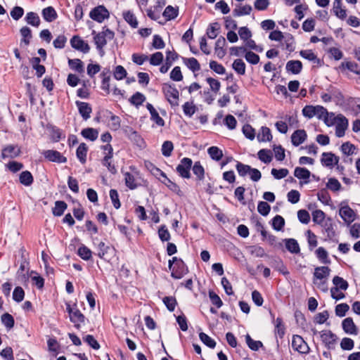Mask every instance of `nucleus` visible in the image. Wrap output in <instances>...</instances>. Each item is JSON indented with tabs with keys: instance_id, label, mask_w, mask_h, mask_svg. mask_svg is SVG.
<instances>
[{
	"instance_id": "15",
	"label": "nucleus",
	"mask_w": 360,
	"mask_h": 360,
	"mask_svg": "<svg viewBox=\"0 0 360 360\" xmlns=\"http://www.w3.org/2000/svg\"><path fill=\"white\" fill-rule=\"evenodd\" d=\"M174 262H176V265L182 269L184 268V264L181 260H178L175 257H173L172 260L169 261V269L170 271H172V276L176 279H179L183 276L184 270L183 269L181 271L175 270V268L172 266Z\"/></svg>"
},
{
	"instance_id": "64",
	"label": "nucleus",
	"mask_w": 360,
	"mask_h": 360,
	"mask_svg": "<svg viewBox=\"0 0 360 360\" xmlns=\"http://www.w3.org/2000/svg\"><path fill=\"white\" fill-rule=\"evenodd\" d=\"M163 60V54L161 52L153 53L150 58V63L153 65H159Z\"/></svg>"
},
{
	"instance_id": "6",
	"label": "nucleus",
	"mask_w": 360,
	"mask_h": 360,
	"mask_svg": "<svg viewBox=\"0 0 360 360\" xmlns=\"http://www.w3.org/2000/svg\"><path fill=\"white\" fill-rule=\"evenodd\" d=\"M66 309L69 313L70 321L78 326L80 323L84 322V316L77 308L76 305L75 307H72L70 304H66Z\"/></svg>"
},
{
	"instance_id": "27",
	"label": "nucleus",
	"mask_w": 360,
	"mask_h": 360,
	"mask_svg": "<svg viewBox=\"0 0 360 360\" xmlns=\"http://www.w3.org/2000/svg\"><path fill=\"white\" fill-rule=\"evenodd\" d=\"M257 138L259 142L271 141L272 139V135L270 129L268 127H262Z\"/></svg>"
},
{
	"instance_id": "4",
	"label": "nucleus",
	"mask_w": 360,
	"mask_h": 360,
	"mask_svg": "<svg viewBox=\"0 0 360 360\" xmlns=\"http://www.w3.org/2000/svg\"><path fill=\"white\" fill-rule=\"evenodd\" d=\"M292 347L294 350L301 354H307L309 352V347L304 339L297 335L292 336Z\"/></svg>"
},
{
	"instance_id": "60",
	"label": "nucleus",
	"mask_w": 360,
	"mask_h": 360,
	"mask_svg": "<svg viewBox=\"0 0 360 360\" xmlns=\"http://www.w3.org/2000/svg\"><path fill=\"white\" fill-rule=\"evenodd\" d=\"M284 224H285V220L281 216L276 215L273 219L272 225H273V227L274 229H276L277 231H280L283 229V227L284 226Z\"/></svg>"
},
{
	"instance_id": "38",
	"label": "nucleus",
	"mask_w": 360,
	"mask_h": 360,
	"mask_svg": "<svg viewBox=\"0 0 360 360\" xmlns=\"http://www.w3.org/2000/svg\"><path fill=\"white\" fill-rule=\"evenodd\" d=\"M25 20L27 22L32 26L38 27L40 23V19L38 15L34 12L27 13Z\"/></svg>"
},
{
	"instance_id": "45",
	"label": "nucleus",
	"mask_w": 360,
	"mask_h": 360,
	"mask_svg": "<svg viewBox=\"0 0 360 360\" xmlns=\"http://www.w3.org/2000/svg\"><path fill=\"white\" fill-rule=\"evenodd\" d=\"M245 340L247 345L252 350L257 351L262 346V342L254 340L248 334L245 336Z\"/></svg>"
},
{
	"instance_id": "52",
	"label": "nucleus",
	"mask_w": 360,
	"mask_h": 360,
	"mask_svg": "<svg viewBox=\"0 0 360 360\" xmlns=\"http://www.w3.org/2000/svg\"><path fill=\"white\" fill-rule=\"evenodd\" d=\"M199 337L200 340L207 347L210 348H214L216 346L215 341L205 333H200L199 334Z\"/></svg>"
},
{
	"instance_id": "18",
	"label": "nucleus",
	"mask_w": 360,
	"mask_h": 360,
	"mask_svg": "<svg viewBox=\"0 0 360 360\" xmlns=\"http://www.w3.org/2000/svg\"><path fill=\"white\" fill-rule=\"evenodd\" d=\"M44 155L45 158L50 161L57 162H65L67 161L66 158L61 155V154L56 150H48L44 153Z\"/></svg>"
},
{
	"instance_id": "16",
	"label": "nucleus",
	"mask_w": 360,
	"mask_h": 360,
	"mask_svg": "<svg viewBox=\"0 0 360 360\" xmlns=\"http://www.w3.org/2000/svg\"><path fill=\"white\" fill-rule=\"evenodd\" d=\"M76 105L78 108V110L81 116L84 120H88L91 117L92 108L91 105L86 102L76 101Z\"/></svg>"
},
{
	"instance_id": "31",
	"label": "nucleus",
	"mask_w": 360,
	"mask_h": 360,
	"mask_svg": "<svg viewBox=\"0 0 360 360\" xmlns=\"http://www.w3.org/2000/svg\"><path fill=\"white\" fill-rule=\"evenodd\" d=\"M81 134L85 139L94 141L98 138V131L94 128H86L82 131Z\"/></svg>"
},
{
	"instance_id": "11",
	"label": "nucleus",
	"mask_w": 360,
	"mask_h": 360,
	"mask_svg": "<svg viewBox=\"0 0 360 360\" xmlns=\"http://www.w3.org/2000/svg\"><path fill=\"white\" fill-rule=\"evenodd\" d=\"M138 175L136 172L124 173L125 185L129 189H135L139 185Z\"/></svg>"
},
{
	"instance_id": "40",
	"label": "nucleus",
	"mask_w": 360,
	"mask_h": 360,
	"mask_svg": "<svg viewBox=\"0 0 360 360\" xmlns=\"http://www.w3.org/2000/svg\"><path fill=\"white\" fill-rule=\"evenodd\" d=\"M20 181L22 184L28 186L33 182V177L32 174L28 171L22 172L20 174Z\"/></svg>"
},
{
	"instance_id": "7",
	"label": "nucleus",
	"mask_w": 360,
	"mask_h": 360,
	"mask_svg": "<svg viewBox=\"0 0 360 360\" xmlns=\"http://www.w3.org/2000/svg\"><path fill=\"white\" fill-rule=\"evenodd\" d=\"M20 148L18 145H7L1 150V157L5 158H15L20 155Z\"/></svg>"
},
{
	"instance_id": "21",
	"label": "nucleus",
	"mask_w": 360,
	"mask_h": 360,
	"mask_svg": "<svg viewBox=\"0 0 360 360\" xmlns=\"http://www.w3.org/2000/svg\"><path fill=\"white\" fill-rule=\"evenodd\" d=\"M147 109L149 110L151 116V120L154 121L157 125L160 127H163L165 125V121L162 117L159 116L158 112L154 108L152 104L148 103L146 105Z\"/></svg>"
},
{
	"instance_id": "10",
	"label": "nucleus",
	"mask_w": 360,
	"mask_h": 360,
	"mask_svg": "<svg viewBox=\"0 0 360 360\" xmlns=\"http://www.w3.org/2000/svg\"><path fill=\"white\" fill-rule=\"evenodd\" d=\"M72 48L86 53L90 50V46L79 36H74L70 40Z\"/></svg>"
},
{
	"instance_id": "35",
	"label": "nucleus",
	"mask_w": 360,
	"mask_h": 360,
	"mask_svg": "<svg viewBox=\"0 0 360 360\" xmlns=\"http://www.w3.org/2000/svg\"><path fill=\"white\" fill-rule=\"evenodd\" d=\"M252 6L250 5H240L236 7L233 10L235 15L241 16L245 15H249L252 11Z\"/></svg>"
},
{
	"instance_id": "8",
	"label": "nucleus",
	"mask_w": 360,
	"mask_h": 360,
	"mask_svg": "<svg viewBox=\"0 0 360 360\" xmlns=\"http://www.w3.org/2000/svg\"><path fill=\"white\" fill-rule=\"evenodd\" d=\"M339 214L344 221L348 224L355 220L356 214L348 205L342 206L339 210Z\"/></svg>"
},
{
	"instance_id": "20",
	"label": "nucleus",
	"mask_w": 360,
	"mask_h": 360,
	"mask_svg": "<svg viewBox=\"0 0 360 360\" xmlns=\"http://www.w3.org/2000/svg\"><path fill=\"white\" fill-rule=\"evenodd\" d=\"M226 44V39L223 37L217 39L215 43L214 53L219 58H222L226 55V51L224 49Z\"/></svg>"
},
{
	"instance_id": "33",
	"label": "nucleus",
	"mask_w": 360,
	"mask_h": 360,
	"mask_svg": "<svg viewBox=\"0 0 360 360\" xmlns=\"http://www.w3.org/2000/svg\"><path fill=\"white\" fill-rule=\"evenodd\" d=\"M285 244L287 250L292 253H298L300 247L297 242L292 238L285 239Z\"/></svg>"
},
{
	"instance_id": "46",
	"label": "nucleus",
	"mask_w": 360,
	"mask_h": 360,
	"mask_svg": "<svg viewBox=\"0 0 360 360\" xmlns=\"http://www.w3.org/2000/svg\"><path fill=\"white\" fill-rule=\"evenodd\" d=\"M184 63L193 72L198 71L200 69V65L195 58H187Z\"/></svg>"
},
{
	"instance_id": "43",
	"label": "nucleus",
	"mask_w": 360,
	"mask_h": 360,
	"mask_svg": "<svg viewBox=\"0 0 360 360\" xmlns=\"http://www.w3.org/2000/svg\"><path fill=\"white\" fill-rule=\"evenodd\" d=\"M193 172L199 180H202L205 176V169L200 162H195L193 166Z\"/></svg>"
},
{
	"instance_id": "13",
	"label": "nucleus",
	"mask_w": 360,
	"mask_h": 360,
	"mask_svg": "<svg viewBox=\"0 0 360 360\" xmlns=\"http://www.w3.org/2000/svg\"><path fill=\"white\" fill-rule=\"evenodd\" d=\"M321 161L323 165L327 167H333L338 165L339 158L332 153H323Z\"/></svg>"
},
{
	"instance_id": "54",
	"label": "nucleus",
	"mask_w": 360,
	"mask_h": 360,
	"mask_svg": "<svg viewBox=\"0 0 360 360\" xmlns=\"http://www.w3.org/2000/svg\"><path fill=\"white\" fill-rule=\"evenodd\" d=\"M338 118H339V115H335L333 112L329 113L328 112L327 115L324 117L323 121L327 126L331 127L337 122Z\"/></svg>"
},
{
	"instance_id": "57",
	"label": "nucleus",
	"mask_w": 360,
	"mask_h": 360,
	"mask_svg": "<svg viewBox=\"0 0 360 360\" xmlns=\"http://www.w3.org/2000/svg\"><path fill=\"white\" fill-rule=\"evenodd\" d=\"M207 82L210 86V89L212 91L217 93L221 87V83L219 80L214 79L212 77H207L206 79Z\"/></svg>"
},
{
	"instance_id": "17",
	"label": "nucleus",
	"mask_w": 360,
	"mask_h": 360,
	"mask_svg": "<svg viewBox=\"0 0 360 360\" xmlns=\"http://www.w3.org/2000/svg\"><path fill=\"white\" fill-rule=\"evenodd\" d=\"M342 328L344 331L350 335H356L357 334V328L354 324L353 319L350 317L346 318L342 321Z\"/></svg>"
},
{
	"instance_id": "34",
	"label": "nucleus",
	"mask_w": 360,
	"mask_h": 360,
	"mask_svg": "<svg viewBox=\"0 0 360 360\" xmlns=\"http://www.w3.org/2000/svg\"><path fill=\"white\" fill-rule=\"evenodd\" d=\"M178 15V8H174L172 6L166 7L163 12V16L167 20L175 18Z\"/></svg>"
},
{
	"instance_id": "3",
	"label": "nucleus",
	"mask_w": 360,
	"mask_h": 360,
	"mask_svg": "<svg viewBox=\"0 0 360 360\" xmlns=\"http://www.w3.org/2000/svg\"><path fill=\"white\" fill-rule=\"evenodd\" d=\"M163 92L167 100L172 105H179V92L174 86L165 84Z\"/></svg>"
},
{
	"instance_id": "59",
	"label": "nucleus",
	"mask_w": 360,
	"mask_h": 360,
	"mask_svg": "<svg viewBox=\"0 0 360 360\" xmlns=\"http://www.w3.org/2000/svg\"><path fill=\"white\" fill-rule=\"evenodd\" d=\"M145 100L146 97L143 94L136 92L131 96L130 101L135 105H141Z\"/></svg>"
},
{
	"instance_id": "12",
	"label": "nucleus",
	"mask_w": 360,
	"mask_h": 360,
	"mask_svg": "<svg viewBox=\"0 0 360 360\" xmlns=\"http://www.w3.org/2000/svg\"><path fill=\"white\" fill-rule=\"evenodd\" d=\"M356 148L354 145L352 144L351 143H344L341 146V151L346 156L344 158V162L348 164H351L352 162V159L350 158V156L356 153Z\"/></svg>"
},
{
	"instance_id": "47",
	"label": "nucleus",
	"mask_w": 360,
	"mask_h": 360,
	"mask_svg": "<svg viewBox=\"0 0 360 360\" xmlns=\"http://www.w3.org/2000/svg\"><path fill=\"white\" fill-rule=\"evenodd\" d=\"M325 213L321 210H316L312 212L313 221L318 224H322L325 220Z\"/></svg>"
},
{
	"instance_id": "39",
	"label": "nucleus",
	"mask_w": 360,
	"mask_h": 360,
	"mask_svg": "<svg viewBox=\"0 0 360 360\" xmlns=\"http://www.w3.org/2000/svg\"><path fill=\"white\" fill-rule=\"evenodd\" d=\"M232 67L233 70L240 75H243L245 73V64L241 59L235 60Z\"/></svg>"
},
{
	"instance_id": "30",
	"label": "nucleus",
	"mask_w": 360,
	"mask_h": 360,
	"mask_svg": "<svg viewBox=\"0 0 360 360\" xmlns=\"http://www.w3.org/2000/svg\"><path fill=\"white\" fill-rule=\"evenodd\" d=\"M310 172L305 168L303 167H296L294 171V175L295 177L300 179H304L306 180L305 182L307 183L309 181L308 179L310 177Z\"/></svg>"
},
{
	"instance_id": "36",
	"label": "nucleus",
	"mask_w": 360,
	"mask_h": 360,
	"mask_svg": "<svg viewBox=\"0 0 360 360\" xmlns=\"http://www.w3.org/2000/svg\"><path fill=\"white\" fill-rule=\"evenodd\" d=\"M333 283L335 288H339L342 290H346L348 288V283L342 277L335 276L333 279Z\"/></svg>"
},
{
	"instance_id": "22",
	"label": "nucleus",
	"mask_w": 360,
	"mask_h": 360,
	"mask_svg": "<svg viewBox=\"0 0 360 360\" xmlns=\"http://www.w3.org/2000/svg\"><path fill=\"white\" fill-rule=\"evenodd\" d=\"M124 20L132 27L136 28L139 22L134 13L130 11H125L122 13Z\"/></svg>"
},
{
	"instance_id": "53",
	"label": "nucleus",
	"mask_w": 360,
	"mask_h": 360,
	"mask_svg": "<svg viewBox=\"0 0 360 360\" xmlns=\"http://www.w3.org/2000/svg\"><path fill=\"white\" fill-rule=\"evenodd\" d=\"M183 110L186 115L191 117L195 112L196 107L192 102H186L183 105Z\"/></svg>"
},
{
	"instance_id": "32",
	"label": "nucleus",
	"mask_w": 360,
	"mask_h": 360,
	"mask_svg": "<svg viewBox=\"0 0 360 360\" xmlns=\"http://www.w3.org/2000/svg\"><path fill=\"white\" fill-rule=\"evenodd\" d=\"M333 10L338 18L343 20L347 17L346 10L342 8V2H334Z\"/></svg>"
},
{
	"instance_id": "19",
	"label": "nucleus",
	"mask_w": 360,
	"mask_h": 360,
	"mask_svg": "<svg viewBox=\"0 0 360 360\" xmlns=\"http://www.w3.org/2000/svg\"><path fill=\"white\" fill-rule=\"evenodd\" d=\"M307 138V134L304 130L299 129L295 131L291 136V141L294 146H298L302 143Z\"/></svg>"
},
{
	"instance_id": "62",
	"label": "nucleus",
	"mask_w": 360,
	"mask_h": 360,
	"mask_svg": "<svg viewBox=\"0 0 360 360\" xmlns=\"http://www.w3.org/2000/svg\"><path fill=\"white\" fill-rule=\"evenodd\" d=\"M163 302L166 305L168 310L173 311L176 305V300L173 297H165L163 298Z\"/></svg>"
},
{
	"instance_id": "28",
	"label": "nucleus",
	"mask_w": 360,
	"mask_h": 360,
	"mask_svg": "<svg viewBox=\"0 0 360 360\" xmlns=\"http://www.w3.org/2000/svg\"><path fill=\"white\" fill-rule=\"evenodd\" d=\"M68 65L72 70L78 73H83L84 72V63L80 59H69Z\"/></svg>"
},
{
	"instance_id": "63",
	"label": "nucleus",
	"mask_w": 360,
	"mask_h": 360,
	"mask_svg": "<svg viewBox=\"0 0 360 360\" xmlns=\"http://www.w3.org/2000/svg\"><path fill=\"white\" fill-rule=\"evenodd\" d=\"M25 292L21 287H16L13 292V298L15 301L20 302L23 300Z\"/></svg>"
},
{
	"instance_id": "41",
	"label": "nucleus",
	"mask_w": 360,
	"mask_h": 360,
	"mask_svg": "<svg viewBox=\"0 0 360 360\" xmlns=\"http://www.w3.org/2000/svg\"><path fill=\"white\" fill-rule=\"evenodd\" d=\"M207 152L212 159L219 161L223 156L222 150L217 146H212L208 148Z\"/></svg>"
},
{
	"instance_id": "23",
	"label": "nucleus",
	"mask_w": 360,
	"mask_h": 360,
	"mask_svg": "<svg viewBox=\"0 0 360 360\" xmlns=\"http://www.w3.org/2000/svg\"><path fill=\"white\" fill-rule=\"evenodd\" d=\"M87 151L88 147L84 143H80L77 149L76 155L82 164H84L86 162Z\"/></svg>"
},
{
	"instance_id": "24",
	"label": "nucleus",
	"mask_w": 360,
	"mask_h": 360,
	"mask_svg": "<svg viewBox=\"0 0 360 360\" xmlns=\"http://www.w3.org/2000/svg\"><path fill=\"white\" fill-rule=\"evenodd\" d=\"M302 68V63L300 60H290L286 64V70L292 74H298Z\"/></svg>"
},
{
	"instance_id": "61",
	"label": "nucleus",
	"mask_w": 360,
	"mask_h": 360,
	"mask_svg": "<svg viewBox=\"0 0 360 360\" xmlns=\"http://www.w3.org/2000/svg\"><path fill=\"white\" fill-rule=\"evenodd\" d=\"M243 133L250 140H253L255 137V129L250 124H245L243 126Z\"/></svg>"
},
{
	"instance_id": "56",
	"label": "nucleus",
	"mask_w": 360,
	"mask_h": 360,
	"mask_svg": "<svg viewBox=\"0 0 360 360\" xmlns=\"http://www.w3.org/2000/svg\"><path fill=\"white\" fill-rule=\"evenodd\" d=\"M349 307L346 303L339 304L335 307V314L338 316H345Z\"/></svg>"
},
{
	"instance_id": "42",
	"label": "nucleus",
	"mask_w": 360,
	"mask_h": 360,
	"mask_svg": "<svg viewBox=\"0 0 360 360\" xmlns=\"http://www.w3.org/2000/svg\"><path fill=\"white\" fill-rule=\"evenodd\" d=\"M67 208V204L64 201H56L53 209L55 216H61Z\"/></svg>"
},
{
	"instance_id": "58",
	"label": "nucleus",
	"mask_w": 360,
	"mask_h": 360,
	"mask_svg": "<svg viewBox=\"0 0 360 360\" xmlns=\"http://www.w3.org/2000/svg\"><path fill=\"white\" fill-rule=\"evenodd\" d=\"M328 279L323 280H313L314 285L320 290L323 292H327L328 290Z\"/></svg>"
},
{
	"instance_id": "50",
	"label": "nucleus",
	"mask_w": 360,
	"mask_h": 360,
	"mask_svg": "<svg viewBox=\"0 0 360 360\" xmlns=\"http://www.w3.org/2000/svg\"><path fill=\"white\" fill-rule=\"evenodd\" d=\"M219 26L218 23L211 24L207 30V35L210 39H215L218 35Z\"/></svg>"
},
{
	"instance_id": "1",
	"label": "nucleus",
	"mask_w": 360,
	"mask_h": 360,
	"mask_svg": "<svg viewBox=\"0 0 360 360\" xmlns=\"http://www.w3.org/2000/svg\"><path fill=\"white\" fill-rule=\"evenodd\" d=\"M92 34L94 35V41L97 49L103 55L104 53L103 47L107 44L108 41H111L115 37L114 32L104 27L101 32L96 33L95 31H93Z\"/></svg>"
},
{
	"instance_id": "2",
	"label": "nucleus",
	"mask_w": 360,
	"mask_h": 360,
	"mask_svg": "<svg viewBox=\"0 0 360 360\" xmlns=\"http://www.w3.org/2000/svg\"><path fill=\"white\" fill-rule=\"evenodd\" d=\"M89 17L99 22H103L105 20L108 19L110 17V13L108 9L102 5L98 6L94 8L89 13Z\"/></svg>"
},
{
	"instance_id": "29",
	"label": "nucleus",
	"mask_w": 360,
	"mask_h": 360,
	"mask_svg": "<svg viewBox=\"0 0 360 360\" xmlns=\"http://www.w3.org/2000/svg\"><path fill=\"white\" fill-rule=\"evenodd\" d=\"M42 15L44 20L47 22H52L57 18V13L55 9L51 6L44 8L42 11Z\"/></svg>"
},
{
	"instance_id": "44",
	"label": "nucleus",
	"mask_w": 360,
	"mask_h": 360,
	"mask_svg": "<svg viewBox=\"0 0 360 360\" xmlns=\"http://www.w3.org/2000/svg\"><path fill=\"white\" fill-rule=\"evenodd\" d=\"M316 255L323 264L330 263V261L328 259V253L323 247H319L316 250Z\"/></svg>"
},
{
	"instance_id": "25",
	"label": "nucleus",
	"mask_w": 360,
	"mask_h": 360,
	"mask_svg": "<svg viewBox=\"0 0 360 360\" xmlns=\"http://www.w3.org/2000/svg\"><path fill=\"white\" fill-rule=\"evenodd\" d=\"M110 252H113V250L106 245L105 243L100 242L98 245V256L101 259H108V255Z\"/></svg>"
},
{
	"instance_id": "5",
	"label": "nucleus",
	"mask_w": 360,
	"mask_h": 360,
	"mask_svg": "<svg viewBox=\"0 0 360 360\" xmlns=\"http://www.w3.org/2000/svg\"><path fill=\"white\" fill-rule=\"evenodd\" d=\"M192 160L190 158H183L180 164L176 167V171L183 178L188 179L191 176L190 169L192 167Z\"/></svg>"
},
{
	"instance_id": "9",
	"label": "nucleus",
	"mask_w": 360,
	"mask_h": 360,
	"mask_svg": "<svg viewBox=\"0 0 360 360\" xmlns=\"http://www.w3.org/2000/svg\"><path fill=\"white\" fill-rule=\"evenodd\" d=\"M334 125L335 126V135L338 137H342L348 127V120L340 114L339 118H338V121Z\"/></svg>"
},
{
	"instance_id": "37",
	"label": "nucleus",
	"mask_w": 360,
	"mask_h": 360,
	"mask_svg": "<svg viewBox=\"0 0 360 360\" xmlns=\"http://www.w3.org/2000/svg\"><path fill=\"white\" fill-rule=\"evenodd\" d=\"M258 158L262 162L267 164L272 160V153L269 150L262 149L258 152Z\"/></svg>"
},
{
	"instance_id": "55",
	"label": "nucleus",
	"mask_w": 360,
	"mask_h": 360,
	"mask_svg": "<svg viewBox=\"0 0 360 360\" xmlns=\"http://www.w3.org/2000/svg\"><path fill=\"white\" fill-rule=\"evenodd\" d=\"M174 146L171 141H165L162 146V153L165 157L171 155L172 151L173 150Z\"/></svg>"
},
{
	"instance_id": "14",
	"label": "nucleus",
	"mask_w": 360,
	"mask_h": 360,
	"mask_svg": "<svg viewBox=\"0 0 360 360\" xmlns=\"http://www.w3.org/2000/svg\"><path fill=\"white\" fill-rule=\"evenodd\" d=\"M330 269L328 266H322L314 269L313 280L328 279L330 274Z\"/></svg>"
},
{
	"instance_id": "49",
	"label": "nucleus",
	"mask_w": 360,
	"mask_h": 360,
	"mask_svg": "<svg viewBox=\"0 0 360 360\" xmlns=\"http://www.w3.org/2000/svg\"><path fill=\"white\" fill-rule=\"evenodd\" d=\"M1 321L3 324L8 329L12 328L14 326V319L11 314L8 313H5L1 316Z\"/></svg>"
},
{
	"instance_id": "51",
	"label": "nucleus",
	"mask_w": 360,
	"mask_h": 360,
	"mask_svg": "<svg viewBox=\"0 0 360 360\" xmlns=\"http://www.w3.org/2000/svg\"><path fill=\"white\" fill-rule=\"evenodd\" d=\"M288 173H289L288 169H287L285 168H282L280 169H276L274 168L271 169V174H272V176L276 179H281L287 176Z\"/></svg>"
},
{
	"instance_id": "26",
	"label": "nucleus",
	"mask_w": 360,
	"mask_h": 360,
	"mask_svg": "<svg viewBox=\"0 0 360 360\" xmlns=\"http://www.w3.org/2000/svg\"><path fill=\"white\" fill-rule=\"evenodd\" d=\"M321 339L326 345H333L335 342V335L330 330H323L321 333Z\"/></svg>"
},
{
	"instance_id": "48",
	"label": "nucleus",
	"mask_w": 360,
	"mask_h": 360,
	"mask_svg": "<svg viewBox=\"0 0 360 360\" xmlns=\"http://www.w3.org/2000/svg\"><path fill=\"white\" fill-rule=\"evenodd\" d=\"M78 255L82 259L89 260L91 257V251L89 248L82 245L78 249Z\"/></svg>"
}]
</instances>
